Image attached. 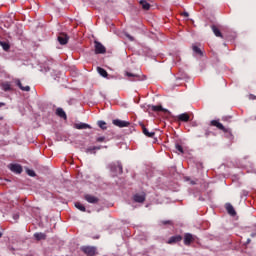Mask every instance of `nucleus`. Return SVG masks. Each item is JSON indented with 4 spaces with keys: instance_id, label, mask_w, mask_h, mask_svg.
Instances as JSON below:
<instances>
[{
    "instance_id": "nucleus-30",
    "label": "nucleus",
    "mask_w": 256,
    "mask_h": 256,
    "mask_svg": "<svg viewBox=\"0 0 256 256\" xmlns=\"http://www.w3.org/2000/svg\"><path fill=\"white\" fill-rule=\"evenodd\" d=\"M26 173H27V175H29V177H36V173L33 171V170H31V169H27L26 170Z\"/></svg>"
},
{
    "instance_id": "nucleus-13",
    "label": "nucleus",
    "mask_w": 256,
    "mask_h": 256,
    "mask_svg": "<svg viewBox=\"0 0 256 256\" xmlns=\"http://www.w3.org/2000/svg\"><path fill=\"white\" fill-rule=\"evenodd\" d=\"M149 109H151V111H154L155 113L159 111H162V113H169V110L163 108V106L161 105H158V106L152 105V106H149Z\"/></svg>"
},
{
    "instance_id": "nucleus-21",
    "label": "nucleus",
    "mask_w": 256,
    "mask_h": 256,
    "mask_svg": "<svg viewBox=\"0 0 256 256\" xmlns=\"http://www.w3.org/2000/svg\"><path fill=\"white\" fill-rule=\"evenodd\" d=\"M56 115L58 117H61V119H67V114L65 113V110H63V108H57Z\"/></svg>"
},
{
    "instance_id": "nucleus-26",
    "label": "nucleus",
    "mask_w": 256,
    "mask_h": 256,
    "mask_svg": "<svg viewBox=\"0 0 256 256\" xmlns=\"http://www.w3.org/2000/svg\"><path fill=\"white\" fill-rule=\"evenodd\" d=\"M0 45L2 46L4 51H9V49H11V45H9V43L7 42L0 41Z\"/></svg>"
},
{
    "instance_id": "nucleus-12",
    "label": "nucleus",
    "mask_w": 256,
    "mask_h": 256,
    "mask_svg": "<svg viewBox=\"0 0 256 256\" xmlns=\"http://www.w3.org/2000/svg\"><path fill=\"white\" fill-rule=\"evenodd\" d=\"M181 241H183V236L182 235H176V236L170 237L167 244L168 245H173V243H179Z\"/></svg>"
},
{
    "instance_id": "nucleus-39",
    "label": "nucleus",
    "mask_w": 256,
    "mask_h": 256,
    "mask_svg": "<svg viewBox=\"0 0 256 256\" xmlns=\"http://www.w3.org/2000/svg\"><path fill=\"white\" fill-rule=\"evenodd\" d=\"M1 107H5V103L0 102V108H1Z\"/></svg>"
},
{
    "instance_id": "nucleus-10",
    "label": "nucleus",
    "mask_w": 256,
    "mask_h": 256,
    "mask_svg": "<svg viewBox=\"0 0 256 256\" xmlns=\"http://www.w3.org/2000/svg\"><path fill=\"white\" fill-rule=\"evenodd\" d=\"M113 125H115L116 127H129V125H131V123L127 122V121H123V120H119V119H115L112 121Z\"/></svg>"
},
{
    "instance_id": "nucleus-36",
    "label": "nucleus",
    "mask_w": 256,
    "mask_h": 256,
    "mask_svg": "<svg viewBox=\"0 0 256 256\" xmlns=\"http://www.w3.org/2000/svg\"><path fill=\"white\" fill-rule=\"evenodd\" d=\"M210 135H211V131L206 130V131H205V137H209Z\"/></svg>"
},
{
    "instance_id": "nucleus-37",
    "label": "nucleus",
    "mask_w": 256,
    "mask_h": 256,
    "mask_svg": "<svg viewBox=\"0 0 256 256\" xmlns=\"http://www.w3.org/2000/svg\"><path fill=\"white\" fill-rule=\"evenodd\" d=\"M95 151H99L101 149V146H94Z\"/></svg>"
},
{
    "instance_id": "nucleus-27",
    "label": "nucleus",
    "mask_w": 256,
    "mask_h": 256,
    "mask_svg": "<svg viewBox=\"0 0 256 256\" xmlns=\"http://www.w3.org/2000/svg\"><path fill=\"white\" fill-rule=\"evenodd\" d=\"M75 207H76V209H79V211H82V212L86 211L85 206L83 204H81L80 202H76Z\"/></svg>"
},
{
    "instance_id": "nucleus-7",
    "label": "nucleus",
    "mask_w": 256,
    "mask_h": 256,
    "mask_svg": "<svg viewBox=\"0 0 256 256\" xmlns=\"http://www.w3.org/2000/svg\"><path fill=\"white\" fill-rule=\"evenodd\" d=\"M57 39L60 45H67V43H69V36L65 33H60Z\"/></svg>"
},
{
    "instance_id": "nucleus-9",
    "label": "nucleus",
    "mask_w": 256,
    "mask_h": 256,
    "mask_svg": "<svg viewBox=\"0 0 256 256\" xmlns=\"http://www.w3.org/2000/svg\"><path fill=\"white\" fill-rule=\"evenodd\" d=\"M194 241H195V236H193V234L186 233L184 235V245H186L187 247H189V245H191V243H193Z\"/></svg>"
},
{
    "instance_id": "nucleus-24",
    "label": "nucleus",
    "mask_w": 256,
    "mask_h": 256,
    "mask_svg": "<svg viewBox=\"0 0 256 256\" xmlns=\"http://www.w3.org/2000/svg\"><path fill=\"white\" fill-rule=\"evenodd\" d=\"M97 71L99 73V75H101V77H107L109 74L107 73V70L101 68V67H97Z\"/></svg>"
},
{
    "instance_id": "nucleus-31",
    "label": "nucleus",
    "mask_w": 256,
    "mask_h": 256,
    "mask_svg": "<svg viewBox=\"0 0 256 256\" xmlns=\"http://www.w3.org/2000/svg\"><path fill=\"white\" fill-rule=\"evenodd\" d=\"M176 151H179V153H184L183 146L181 144L175 145Z\"/></svg>"
},
{
    "instance_id": "nucleus-18",
    "label": "nucleus",
    "mask_w": 256,
    "mask_h": 256,
    "mask_svg": "<svg viewBox=\"0 0 256 256\" xmlns=\"http://www.w3.org/2000/svg\"><path fill=\"white\" fill-rule=\"evenodd\" d=\"M192 51L195 55H198V57H203L204 55L203 50H201L197 45H192Z\"/></svg>"
},
{
    "instance_id": "nucleus-28",
    "label": "nucleus",
    "mask_w": 256,
    "mask_h": 256,
    "mask_svg": "<svg viewBox=\"0 0 256 256\" xmlns=\"http://www.w3.org/2000/svg\"><path fill=\"white\" fill-rule=\"evenodd\" d=\"M2 89L3 91H11V84H9V82L3 83Z\"/></svg>"
},
{
    "instance_id": "nucleus-1",
    "label": "nucleus",
    "mask_w": 256,
    "mask_h": 256,
    "mask_svg": "<svg viewBox=\"0 0 256 256\" xmlns=\"http://www.w3.org/2000/svg\"><path fill=\"white\" fill-rule=\"evenodd\" d=\"M94 47H95V53L96 55H105L107 53V48H105L101 42L99 41H94Z\"/></svg>"
},
{
    "instance_id": "nucleus-16",
    "label": "nucleus",
    "mask_w": 256,
    "mask_h": 256,
    "mask_svg": "<svg viewBox=\"0 0 256 256\" xmlns=\"http://www.w3.org/2000/svg\"><path fill=\"white\" fill-rule=\"evenodd\" d=\"M226 211H227V213H229L232 217H235V215H237V212L235 211V208L233 207V205H231V203H227V204H226Z\"/></svg>"
},
{
    "instance_id": "nucleus-41",
    "label": "nucleus",
    "mask_w": 256,
    "mask_h": 256,
    "mask_svg": "<svg viewBox=\"0 0 256 256\" xmlns=\"http://www.w3.org/2000/svg\"><path fill=\"white\" fill-rule=\"evenodd\" d=\"M0 121H3V117L0 116Z\"/></svg>"
},
{
    "instance_id": "nucleus-22",
    "label": "nucleus",
    "mask_w": 256,
    "mask_h": 256,
    "mask_svg": "<svg viewBox=\"0 0 256 256\" xmlns=\"http://www.w3.org/2000/svg\"><path fill=\"white\" fill-rule=\"evenodd\" d=\"M142 130L146 137H155V132H149L145 125H142Z\"/></svg>"
},
{
    "instance_id": "nucleus-6",
    "label": "nucleus",
    "mask_w": 256,
    "mask_h": 256,
    "mask_svg": "<svg viewBox=\"0 0 256 256\" xmlns=\"http://www.w3.org/2000/svg\"><path fill=\"white\" fill-rule=\"evenodd\" d=\"M8 167L10 171H12V173H16L18 175H20V173H23V167H21V165L19 164H10Z\"/></svg>"
},
{
    "instance_id": "nucleus-35",
    "label": "nucleus",
    "mask_w": 256,
    "mask_h": 256,
    "mask_svg": "<svg viewBox=\"0 0 256 256\" xmlns=\"http://www.w3.org/2000/svg\"><path fill=\"white\" fill-rule=\"evenodd\" d=\"M127 39H129V41H135V38H133V36H131L130 34H126Z\"/></svg>"
},
{
    "instance_id": "nucleus-11",
    "label": "nucleus",
    "mask_w": 256,
    "mask_h": 256,
    "mask_svg": "<svg viewBox=\"0 0 256 256\" xmlns=\"http://www.w3.org/2000/svg\"><path fill=\"white\" fill-rule=\"evenodd\" d=\"M191 116L188 113H182L176 117V121H181L182 123H188L190 121Z\"/></svg>"
},
{
    "instance_id": "nucleus-38",
    "label": "nucleus",
    "mask_w": 256,
    "mask_h": 256,
    "mask_svg": "<svg viewBox=\"0 0 256 256\" xmlns=\"http://www.w3.org/2000/svg\"><path fill=\"white\" fill-rule=\"evenodd\" d=\"M182 15H183L184 17H189V13H188V12H184V13H182Z\"/></svg>"
},
{
    "instance_id": "nucleus-4",
    "label": "nucleus",
    "mask_w": 256,
    "mask_h": 256,
    "mask_svg": "<svg viewBox=\"0 0 256 256\" xmlns=\"http://www.w3.org/2000/svg\"><path fill=\"white\" fill-rule=\"evenodd\" d=\"M84 199L87 203H91L92 205H97V203H99V197L94 196L93 194H85Z\"/></svg>"
},
{
    "instance_id": "nucleus-32",
    "label": "nucleus",
    "mask_w": 256,
    "mask_h": 256,
    "mask_svg": "<svg viewBox=\"0 0 256 256\" xmlns=\"http://www.w3.org/2000/svg\"><path fill=\"white\" fill-rule=\"evenodd\" d=\"M160 225H173V222L170 220H162L160 221Z\"/></svg>"
},
{
    "instance_id": "nucleus-8",
    "label": "nucleus",
    "mask_w": 256,
    "mask_h": 256,
    "mask_svg": "<svg viewBox=\"0 0 256 256\" xmlns=\"http://www.w3.org/2000/svg\"><path fill=\"white\" fill-rule=\"evenodd\" d=\"M135 203H145V199H147V195L143 192L141 194L137 193L133 196Z\"/></svg>"
},
{
    "instance_id": "nucleus-20",
    "label": "nucleus",
    "mask_w": 256,
    "mask_h": 256,
    "mask_svg": "<svg viewBox=\"0 0 256 256\" xmlns=\"http://www.w3.org/2000/svg\"><path fill=\"white\" fill-rule=\"evenodd\" d=\"M211 29H212V31H213L215 37H220V39H223V34L221 33V30H219V29L217 28L216 25H212V26H211Z\"/></svg>"
},
{
    "instance_id": "nucleus-17",
    "label": "nucleus",
    "mask_w": 256,
    "mask_h": 256,
    "mask_svg": "<svg viewBox=\"0 0 256 256\" xmlns=\"http://www.w3.org/2000/svg\"><path fill=\"white\" fill-rule=\"evenodd\" d=\"M15 83H16L17 87H19V89H21V91H27V92L31 91V87L23 86V84L21 83V80L16 79Z\"/></svg>"
},
{
    "instance_id": "nucleus-3",
    "label": "nucleus",
    "mask_w": 256,
    "mask_h": 256,
    "mask_svg": "<svg viewBox=\"0 0 256 256\" xmlns=\"http://www.w3.org/2000/svg\"><path fill=\"white\" fill-rule=\"evenodd\" d=\"M211 127H217L220 131H223V133H229V128H225L218 120H212L210 122Z\"/></svg>"
},
{
    "instance_id": "nucleus-42",
    "label": "nucleus",
    "mask_w": 256,
    "mask_h": 256,
    "mask_svg": "<svg viewBox=\"0 0 256 256\" xmlns=\"http://www.w3.org/2000/svg\"><path fill=\"white\" fill-rule=\"evenodd\" d=\"M248 243H251V239H248Z\"/></svg>"
},
{
    "instance_id": "nucleus-29",
    "label": "nucleus",
    "mask_w": 256,
    "mask_h": 256,
    "mask_svg": "<svg viewBox=\"0 0 256 256\" xmlns=\"http://www.w3.org/2000/svg\"><path fill=\"white\" fill-rule=\"evenodd\" d=\"M86 153H90V154H93V155H95V147L94 146H92V147H88L87 149H86Z\"/></svg>"
},
{
    "instance_id": "nucleus-15",
    "label": "nucleus",
    "mask_w": 256,
    "mask_h": 256,
    "mask_svg": "<svg viewBox=\"0 0 256 256\" xmlns=\"http://www.w3.org/2000/svg\"><path fill=\"white\" fill-rule=\"evenodd\" d=\"M74 128L79 129V130H81V129H92L91 125H89L87 123H83V122L74 124Z\"/></svg>"
},
{
    "instance_id": "nucleus-40",
    "label": "nucleus",
    "mask_w": 256,
    "mask_h": 256,
    "mask_svg": "<svg viewBox=\"0 0 256 256\" xmlns=\"http://www.w3.org/2000/svg\"><path fill=\"white\" fill-rule=\"evenodd\" d=\"M1 237H3V233L0 232V239H1Z\"/></svg>"
},
{
    "instance_id": "nucleus-2",
    "label": "nucleus",
    "mask_w": 256,
    "mask_h": 256,
    "mask_svg": "<svg viewBox=\"0 0 256 256\" xmlns=\"http://www.w3.org/2000/svg\"><path fill=\"white\" fill-rule=\"evenodd\" d=\"M81 251H83V253H85V255L95 256L97 253V248H95L93 246H82Z\"/></svg>"
},
{
    "instance_id": "nucleus-14",
    "label": "nucleus",
    "mask_w": 256,
    "mask_h": 256,
    "mask_svg": "<svg viewBox=\"0 0 256 256\" xmlns=\"http://www.w3.org/2000/svg\"><path fill=\"white\" fill-rule=\"evenodd\" d=\"M34 239H36V241H45V239H47V234L43 232H36L34 233Z\"/></svg>"
},
{
    "instance_id": "nucleus-34",
    "label": "nucleus",
    "mask_w": 256,
    "mask_h": 256,
    "mask_svg": "<svg viewBox=\"0 0 256 256\" xmlns=\"http://www.w3.org/2000/svg\"><path fill=\"white\" fill-rule=\"evenodd\" d=\"M12 217L14 221H17L19 219V213H14Z\"/></svg>"
},
{
    "instance_id": "nucleus-19",
    "label": "nucleus",
    "mask_w": 256,
    "mask_h": 256,
    "mask_svg": "<svg viewBox=\"0 0 256 256\" xmlns=\"http://www.w3.org/2000/svg\"><path fill=\"white\" fill-rule=\"evenodd\" d=\"M139 4L141 5L142 9H144V11H149V9H151V4H149L147 0H140Z\"/></svg>"
},
{
    "instance_id": "nucleus-23",
    "label": "nucleus",
    "mask_w": 256,
    "mask_h": 256,
    "mask_svg": "<svg viewBox=\"0 0 256 256\" xmlns=\"http://www.w3.org/2000/svg\"><path fill=\"white\" fill-rule=\"evenodd\" d=\"M126 76L129 77L130 81H139V75L137 74L126 72Z\"/></svg>"
},
{
    "instance_id": "nucleus-25",
    "label": "nucleus",
    "mask_w": 256,
    "mask_h": 256,
    "mask_svg": "<svg viewBox=\"0 0 256 256\" xmlns=\"http://www.w3.org/2000/svg\"><path fill=\"white\" fill-rule=\"evenodd\" d=\"M98 127H100V129H102L103 131H105V129H107V123L103 120H100L97 122Z\"/></svg>"
},
{
    "instance_id": "nucleus-33",
    "label": "nucleus",
    "mask_w": 256,
    "mask_h": 256,
    "mask_svg": "<svg viewBox=\"0 0 256 256\" xmlns=\"http://www.w3.org/2000/svg\"><path fill=\"white\" fill-rule=\"evenodd\" d=\"M105 139L106 138L104 136H101V137L96 138V141H97V143H104Z\"/></svg>"
},
{
    "instance_id": "nucleus-5",
    "label": "nucleus",
    "mask_w": 256,
    "mask_h": 256,
    "mask_svg": "<svg viewBox=\"0 0 256 256\" xmlns=\"http://www.w3.org/2000/svg\"><path fill=\"white\" fill-rule=\"evenodd\" d=\"M110 169L113 171V173H119V175L123 173V165H121L120 162L110 164Z\"/></svg>"
}]
</instances>
